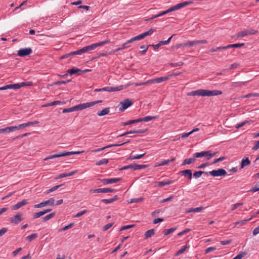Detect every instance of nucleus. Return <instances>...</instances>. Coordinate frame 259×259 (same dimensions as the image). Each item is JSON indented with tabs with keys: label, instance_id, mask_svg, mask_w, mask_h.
I'll return each instance as SVG.
<instances>
[{
	"label": "nucleus",
	"instance_id": "1",
	"mask_svg": "<svg viewBox=\"0 0 259 259\" xmlns=\"http://www.w3.org/2000/svg\"><path fill=\"white\" fill-rule=\"evenodd\" d=\"M110 42L109 40H106L98 43L94 44L91 45L85 46L79 50L71 52L69 53L66 54L60 57L61 59H66L69 57L74 55H80L83 53L90 52L92 50L95 49L97 47L102 46L105 44H107Z\"/></svg>",
	"mask_w": 259,
	"mask_h": 259
},
{
	"label": "nucleus",
	"instance_id": "2",
	"mask_svg": "<svg viewBox=\"0 0 259 259\" xmlns=\"http://www.w3.org/2000/svg\"><path fill=\"white\" fill-rule=\"evenodd\" d=\"M221 94H222V92L219 90L209 91L203 89H199L187 93L188 96H200L203 97H211Z\"/></svg>",
	"mask_w": 259,
	"mask_h": 259
},
{
	"label": "nucleus",
	"instance_id": "3",
	"mask_svg": "<svg viewBox=\"0 0 259 259\" xmlns=\"http://www.w3.org/2000/svg\"><path fill=\"white\" fill-rule=\"evenodd\" d=\"M102 102V100H98L96 101H93L91 102H87L84 103L79 104L78 105H77L75 106L68 108H65L63 110V113H68V112H73L75 111H79V110H82L83 109H86L87 108H89L90 107L93 106L95 105L96 104L101 103Z\"/></svg>",
	"mask_w": 259,
	"mask_h": 259
},
{
	"label": "nucleus",
	"instance_id": "4",
	"mask_svg": "<svg viewBox=\"0 0 259 259\" xmlns=\"http://www.w3.org/2000/svg\"><path fill=\"white\" fill-rule=\"evenodd\" d=\"M84 152V151H71V152H65L63 153H59L58 154H55L52 155L49 157H47L45 158H44V160L46 161L49 159H54L57 157H60L62 156H69L71 155H75V154H79L80 153H82Z\"/></svg>",
	"mask_w": 259,
	"mask_h": 259
},
{
	"label": "nucleus",
	"instance_id": "5",
	"mask_svg": "<svg viewBox=\"0 0 259 259\" xmlns=\"http://www.w3.org/2000/svg\"><path fill=\"white\" fill-rule=\"evenodd\" d=\"M133 101L128 99H125L123 102L120 103L119 105V110L120 112L123 111L124 110L127 109L128 107L133 104Z\"/></svg>",
	"mask_w": 259,
	"mask_h": 259
},
{
	"label": "nucleus",
	"instance_id": "6",
	"mask_svg": "<svg viewBox=\"0 0 259 259\" xmlns=\"http://www.w3.org/2000/svg\"><path fill=\"white\" fill-rule=\"evenodd\" d=\"M22 214L20 212H18L14 216L10 218L9 219V221L11 222V223L15 225H17L23 220V218H22Z\"/></svg>",
	"mask_w": 259,
	"mask_h": 259
},
{
	"label": "nucleus",
	"instance_id": "7",
	"mask_svg": "<svg viewBox=\"0 0 259 259\" xmlns=\"http://www.w3.org/2000/svg\"><path fill=\"white\" fill-rule=\"evenodd\" d=\"M208 174L213 177L224 176L227 174L226 171L223 168H219L217 170H212L208 172Z\"/></svg>",
	"mask_w": 259,
	"mask_h": 259
},
{
	"label": "nucleus",
	"instance_id": "8",
	"mask_svg": "<svg viewBox=\"0 0 259 259\" xmlns=\"http://www.w3.org/2000/svg\"><path fill=\"white\" fill-rule=\"evenodd\" d=\"M55 199L53 198H51L49 200L42 202L39 204L34 205L35 208H40L47 205H53L54 204Z\"/></svg>",
	"mask_w": 259,
	"mask_h": 259
},
{
	"label": "nucleus",
	"instance_id": "9",
	"mask_svg": "<svg viewBox=\"0 0 259 259\" xmlns=\"http://www.w3.org/2000/svg\"><path fill=\"white\" fill-rule=\"evenodd\" d=\"M32 50L30 48H23L20 49L17 53V55L20 57H24L31 54Z\"/></svg>",
	"mask_w": 259,
	"mask_h": 259
},
{
	"label": "nucleus",
	"instance_id": "10",
	"mask_svg": "<svg viewBox=\"0 0 259 259\" xmlns=\"http://www.w3.org/2000/svg\"><path fill=\"white\" fill-rule=\"evenodd\" d=\"M255 32H256V31H255L253 29L245 30L244 31H242L239 32L236 34V37L238 38V37H244L247 35L254 34L255 33Z\"/></svg>",
	"mask_w": 259,
	"mask_h": 259
},
{
	"label": "nucleus",
	"instance_id": "11",
	"mask_svg": "<svg viewBox=\"0 0 259 259\" xmlns=\"http://www.w3.org/2000/svg\"><path fill=\"white\" fill-rule=\"evenodd\" d=\"M192 3H193V2L191 1H186V2H184L183 3H181L178 4L177 5L173 6V8L174 9V10L176 11V10L180 9L182 8L186 7Z\"/></svg>",
	"mask_w": 259,
	"mask_h": 259
},
{
	"label": "nucleus",
	"instance_id": "12",
	"mask_svg": "<svg viewBox=\"0 0 259 259\" xmlns=\"http://www.w3.org/2000/svg\"><path fill=\"white\" fill-rule=\"evenodd\" d=\"M121 180V178H111V179H104L101 180L104 185L108 184H112L118 182Z\"/></svg>",
	"mask_w": 259,
	"mask_h": 259
},
{
	"label": "nucleus",
	"instance_id": "13",
	"mask_svg": "<svg viewBox=\"0 0 259 259\" xmlns=\"http://www.w3.org/2000/svg\"><path fill=\"white\" fill-rule=\"evenodd\" d=\"M130 141H128L127 142H125L124 143H122L121 144H111V145H108L107 146H105L104 147H103V148H99V149H95V150H92V152H100V151H101L106 148H110V147H117V146H122L126 143H128Z\"/></svg>",
	"mask_w": 259,
	"mask_h": 259
},
{
	"label": "nucleus",
	"instance_id": "14",
	"mask_svg": "<svg viewBox=\"0 0 259 259\" xmlns=\"http://www.w3.org/2000/svg\"><path fill=\"white\" fill-rule=\"evenodd\" d=\"M28 203V201L26 199H23L22 201L18 202L17 204L13 205L11 206V208L13 210H17L21 207L24 206Z\"/></svg>",
	"mask_w": 259,
	"mask_h": 259
},
{
	"label": "nucleus",
	"instance_id": "15",
	"mask_svg": "<svg viewBox=\"0 0 259 259\" xmlns=\"http://www.w3.org/2000/svg\"><path fill=\"white\" fill-rule=\"evenodd\" d=\"M179 174L181 175L184 176L185 177H186V178H187L189 180L192 179V170L191 169H186V170L180 171Z\"/></svg>",
	"mask_w": 259,
	"mask_h": 259
},
{
	"label": "nucleus",
	"instance_id": "16",
	"mask_svg": "<svg viewBox=\"0 0 259 259\" xmlns=\"http://www.w3.org/2000/svg\"><path fill=\"white\" fill-rule=\"evenodd\" d=\"M172 76V75H168L166 76H162V77L156 78L155 79H151V80L153 81V83H160V82L165 81L169 79Z\"/></svg>",
	"mask_w": 259,
	"mask_h": 259
},
{
	"label": "nucleus",
	"instance_id": "17",
	"mask_svg": "<svg viewBox=\"0 0 259 259\" xmlns=\"http://www.w3.org/2000/svg\"><path fill=\"white\" fill-rule=\"evenodd\" d=\"M124 89L123 85H120L116 87H105V90L107 92H115L119 91Z\"/></svg>",
	"mask_w": 259,
	"mask_h": 259
},
{
	"label": "nucleus",
	"instance_id": "18",
	"mask_svg": "<svg viewBox=\"0 0 259 259\" xmlns=\"http://www.w3.org/2000/svg\"><path fill=\"white\" fill-rule=\"evenodd\" d=\"M24 83H19L16 84H12L7 85L8 89H18L24 87Z\"/></svg>",
	"mask_w": 259,
	"mask_h": 259
},
{
	"label": "nucleus",
	"instance_id": "19",
	"mask_svg": "<svg viewBox=\"0 0 259 259\" xmlns=\"http://www.w3.org/2000/svg\"><path fill=\"white\" fill-rule=\"evenodd\" d=\"M250 161L248 157H244L241 160L240 168H243L247 165H249L250 164Z\"/></svg>",
	"mask_w": 259,
	"mask_h": 259
},
{
	"label": "nucleus",
	"instance_id": "20",
	"mask_svg": "<svg viewBox=\"0 0 259 259\" xmlns=\"http://www.w3.org/2000/svg\"><path fill=\"white\" fill-rule=\"evenodd\" d=\"M174 183V181L172 180H168L166 181H162V182H156L157 184V186L159 187H162L165 185H168Z\"/></svg>",
	"mask_w": 259,
	"mask_h": 259
},
{
	"label": "nucleus",
	"instance_id": "21",
	"mask_svg": "<svg viewBox=\"0 0 259 259\" xmlns=\"http://www.w3.org/2000/svg\"><path fill=\"white\" fill-rule=\"evenodd\" d=\"M82 70L80 69L77 68L76 67H73L70 69H68L67 71V73L69 74L70 75L78 74V73L81 72Z\"/></svg>",
	"mask_w": 259,
	"mask_h": 259
},
{
	"label": "nucleus",
	"instance_id": "22",
	"mask_svg": "<svg viewBox=\"0 0 259 259\" xmlns=\"http://www.w3.org/2000/svg\"><path fill=\"white\" fill-rule=\"evenodd\" d=\"M175 159V158H172L171 159L163 160L161 161L160 163H158L156 166H163L164 165H168L169 164L170 162L174 161Z\"/></svg>",
	"mask_w": 259,
	"mask_h": 259
},
{
	"label": "nucleus",
	"instance_id": "23",
	"mask_svg": "<svg viewBox=\"0 0 259 259\" xmlns=\"http://www.w3.org/2000/svg\"><path fill=\"white\" fill-rule=\"evenodd\" d=\"M244 45L245 44L244 43L228 45L226 46H225V49L226 50L227 49H230L232 48H240L244 46Z\"/></svg>",
	"mask_w": 259,
	"mask_h": 259
},
{
	"label": "nucleus",
	"instance_id": "24",
	"mask_svg": "<svg viewBox=\"0 0 259 259\" xmlns=\"http://www.w3.org/2000/svg\"><path fill=\"white\" fill-rule=\"evenodd\" d=\"M155 231L154 229H150L147 231L145 233V238L148 239L155 234Z\"/></svg>",
	"mask_w": 259,
	"mask_h": 259
},
{
	"label": "nucleus",
	"instance_id": "25",
	"mask_svg": "<svg viewBox=\"0 0 259 259\" xmlns=\"http://www.w3.org/2000/svg\"><path fill=\"white\" fill-rule=\"evenodd\" d=\"M207 154V151H204L201 152H197L193 154L195 158H199L202 157H206Z\"/></svg>",
	"mask_w": 259,
	"mask_h": 259
},
{
	"label": "nucleus",
	"instance_id": "26",
	"mask_svg": "<svg viewBox=\"0 0 259 259\" xmlns=\"http://www.w3.org/2000/svg\"><path fill=\"white\" fill-rule=\"evenodd\" d=\"M76 172H77V170H74V171L68 172V173L61 174L58 176V178L61 179V178L66 177H70V176H73V175L76 174Z\"/></svg>",
	"mask_w": 259,
	"mask_h": 259
},
{
	"label": "nucleus",
	"instance_id": "27",
	"mask_svg": "<svg viewBox=\"0 0 259 259\" xmlns=\"http://www.w3.org/2000/svg\"><path fill=\"white\" fill-rule=\"evenodd\" d=\"M30 124V123H28V122H27V123L19 124L17 126H13L14 131H15L16 130H19L20 129L29 126Z\"/></svg>",
	"mask_w": 259,
	"mask_h": 259
},
{
	"label": "nucleus",
	"instance_id": "28",
	"mask_svg": "<svg viewBox=\"0 0 259 259\" xmlns=\"http://www.w3.org/2000/svg\"><path fill=\"white\" fill-rule=\"evenodd\" d=\"M202 174H205V175H208V172L207 171L199 170V171L195 172L193 174V176L195 179H197V178L200 177Z\"/></svg>",
	"mask_w": 259,
	"mask_h": 259
},
{
	"label": "nucleus",
	"instance_id": "29",
	"mask_svg": "<svg viewBox=\"0 0 259 259\" xmlns=\"http://www.w3.org/2000/svg\"><path fill=\"white\" fill-rule=\"evenodd\" d=\"M110 112V108L107 107L105 108L101 111H99L97 113V115L99 116H102L108 114Z\"/></svg>",
	"mask_w": 259,
	"mask_h": 259
},
{
	"label": "nucleus",
	"instance_id": "30",
	"mask_svg": "<svg viewBox=\"0 0 259 259\" xmlns=\"http://www.w3.org/2000/svg\"><path fill=\"white\" fill-rule=\"evenodd\" d=\"M204 209V207L203 206L196 207V208H191L189 209L186 211L187 213L192 212H200L201 210H202Z\"/></svg>",
	"mask_w": 259,
	"mask_h": 259
},
{
	"label": "nucleus",
	"instance_id": "31",
	"mask_svg": "<svg viewBox=\"0 0 259 259\" xmlns=\"http://www.w3.org/2000/svg\"><path fill=\"white\" fill-rule=\"evenodd\" d=\"M118 199V197L117 195H115L113 198L110 199H104L101 200L102 202H104L105 204L112 203L114 201L117 200Z\"/></svg>",
	"mask_w": 259,
	"mask_h": 259
},
{
	"label": "nucleus",
	"instance_id": "32",
	"mask_svg": "<svg viewBox=\"0 0 259 259\" xmlns=\"http://www.w3.org/2000/svg\"><path fill=\"white\" fill-rule=\"evenodd\" d=\"M99 193H109L115 192L116 190L112 188H99Z\"/></svg>",
	"mask_w": 259,
	"mask_h": 259
},
{
	"label": "nucleus",
	"instance_id": "33",
	"mask_svg": "<svg viewBox=\"0 0 259 259\" xmlns=\"http://www.w3.org/2000/svg\"><path fill=\"white\" fill-rule=\"evenodd\" d=\"M14 131L13 126L6 127L5 128L0 129V134L4 133H10Z\"/></svg>",
	"mask_w": 259,
	"mask_h": 259
},
{
	"label": "nucleus",
	"instance_id": "34",
	"mask_svg": "<svg viewBox=\"0 0 259 259\" xmlns=\"http://www.w3.org/2000/svg\"><path fill=\"white\" fill-rule=\"evenodd\" d=\"M176 229H177L176 228H171L169 229L164 230L162 231V233L165 236L168 235L172 233L175 230H176Z\"/></svg>",
	"mask_w": 259,
	"mask_h": 259
},
{
	"label": "nucleus",
	"instance_id": "35",
	"mask_svg": "<svg viewBox=\"0 0 259 259\" xmlns=\"http://www.w3.org/2000/svg\"><path fill=\"white\" fill-rule=\"evenodd\" d=\"M195 161V157L185 159L183 161V165L190 164L192 163H194Z\"/></svg>",
	"mask_w": 259,
	"mask_h": 259
},
{
	"label": "nucleus",
	"instance_id": "36",
	"mask_svg": "<svg viewBox=\"0 0 259 259\" xmlns=\"http://www.w3.org/2000/svg\"><path fill=\"white\" fill-rule=\"evenodd\" d=\"M189 245H188L187 244L185 245L181 249H180L176 252V255L178 256L183 253L187 248H189Z\"/></svg>",
	"mask_w": 259,
	"mask_h": 259
},
{
	"label": "nucleus",
	"instance_id": "37",
	"mask_svg": "<svg viewBox=\"0 0 259 259\" xmlns=\"http://www.w3.org/2000/svg\"><path fill=\"white\" fill-rule=\"evenodd\" d=\"M135 164H130V165H126V166H124L123 167H122L120 168L119 169V170H125V169H127L131 168V169H132L133 170H135Z\"/></svg>",
	"mask_w": 259,
	"mask_h": 259
},
{
	"label": "nucleus",
	"instance_id": "38",
	"mask_svg": "<svg viewBox=\"0 0 259 259\" xmlns=\"http://www.w3.org/2000/svg\"><path fill=\"white\" fill-rule=\"evenodd\" d=\"M145 153H143L142 154H139V155H130V156L128 158V159H131V160H133V159H140L141 158H142L145 155Z\"/></svg>",
	"mask_w": 259,
	"mask_h": 259
},
{
	"label": "nucleus",
	"instance_id": "39",
	"mask_svg": "<svg viewBox=\"0 0 259 259\" xmlns=\"http://www.w3.org/2000/svg\"><path fill=\"white\" fill-rule=\"evenodd\" d=\"M55 215V212H54L51 213L46 215L45 217H44L42 218V221L44 222H46V221L49 220L50 219H52V218H53Z\"/></svg>",
	"mask_w": 259,
	"mask_h": 259
},
{
	"label": "nucleus",
	"instance_id": "40",
	"mask_svg": "<svg viewBox=\"0 0 259 259\" xmlns=\"http://www.w3.org/2000/svg\"><path fill=\"white\" fill-rule=\"evenodd\" d=\"M62 103L61 101H55L49 103H48L47 104L44 105L42 107H49L50 106H54L57 105H60Z\"/></svg>",
	"mask_w": 259,
	"mask_h": 259
},
{
	"label": "nucleus",
	"instance_id": "41",
	"mask_svg": "<svg viewBox=\"0 0 259 259\" xmlns=\"http://www.w3.org/2000/svg\"><path fill=\"white\" fill-rule=\"evenodd\" d=\"M38 235L36 233H33L26 238V240L29 242H31L32 240L36 238Z\"/></svg>",
	"mask_w": 259,
	"mask_h": 259
},
{
	"label": "nucleus",
	"instance_id": "42",
	"mask_svg": "<svg viewBox=\"0 0 259 259\" xmlns=\"http://www.w3.org/2000/svg\"><path fill=\"white\" fill-rule=\"evenodd\" d=\"M218 153V152L212 153L211 151H207V154L206 156L207 160L210 159L212 157L215 156Z\"/></svg>",
	"mask_w": 259,
	"mask_h": 259
},
{
	"label": "nucleus",
	"instance_id": "43",
	"mask_svg": "<svg viewBox=\"0 0 259 259\" xmlns=\"http://www.w3.org/2000/svg\"><path fill=\"white\" fill-rule=\"evenodd\" d=\"M259 97V93H249L246 95L243 96L241 98H251V97Z\"/></svg>",
	"mask_w": 259,
	"mask_h": 259
},
{
	"label": "nucleus",
	"instance_id": "44",
	"mask_svg": "<svg viewBox=\"0 0 259 259\" xmlns=\"http://www.w3.org/2000/svg\"><path fill=\"white\" fill-rule=\"evenodd\" d=\"M248 81H249V80L243 81V82H238V83L233 82L231 84V87H234V88L241 87L242 85L245 84V83H246Z\"/></svg>",
	"mask_w": 259,
	"mask_h": 259
},
{
	"label": "nucleus",
	"instance_id": "45",
	"mask_svg": "<svg viewBox=\"0 0 259 259\" xmlns=\"http://www.w3.org/2000/svg\"><path fill=\"white\" fill-rule=\"evenodd\" d=\"M174 11L175 10H174V9L173 8V7H171L170 8H169L168 9H167V10L163 11V12L160 13L159 14V17H160V16H163L164 15H165V14H167L168 13H170V12Z\"/></svg>",
	"mask_w": 259,
	"mask_h": 259
},
{
	"label": "nucleus",
	"instance_id": "46",
	"mask_svg": "<svg viewBox=\"0 0 259 259\" xmlns=\"http://www.w3.org/2000/svg\"><path fill=\"white\" fill-rule=\"evenodd\" d=\"M175 35V34H173L172 35H171L167 40H161V41H159V45L160 46H162V45H167L169 43V42L170 41V40L171 39V38H172V37Z\"/></svg>",
	"mask_w": 259,
	"mask_h": 259
},
{
	"label": "nucleus",
	"instance_id": "47",
	"mask_svg": "<svg viewBox=\"0 0 259 259\" xmlns=\"http://www.w3.org/2000/svg\"><path fill=\"white\" fill-rule=\"evenodd\" d=\"M108 162V160L107 159H102L98 161H97L96 163L97 165H101L103 164H107Z\"/></svg>",
	"mask_w": 259,
	"mask_h": 259
},
{
	"label": "nucleus",
	"instance_id": "48",
	"mask_svg": "<svg viewBox=\"0 0 259 259\" xmlns=\"http://www.w3.org/2000/svg\"><path fill=\"white\" fill-rule=\"evenodd\" d=\"M150 46H151V45H149L147 46V47H146V46H143H143H141L140 47V48H141V49H143V50H142V51H140V52H139V53H140L141 54H142V55H144V54H145L146 53V52H147V50H148V49L149 47H150Z\"/></svg>",
	"mask_w": 259,
	"mask_h": 259
},
{
	"label": "nucleus",
	"instance_id": "49",
	"mask_svg": "<svg viewBox=\"0 0 259 259\" xmlns=\"http://www.w3.org/2000/svg\"><path fill=\"white\" fill-rule=\"evenodd\" d=\"M147 167H148V165H145V164L140 165V164H135V170H136L137 169L145 168H147Z\"/></svg>",
	"mask_w": 259,
	"mask_h": 259
},
{
	"label": "nucleus",
	"instance_id": "50",
	"mask_svg": "<svg viewBox=\"0 0 259 259\" xmlns=\"http://www.w3.org/2000/svg\"><path fill=\"white\" fill-rule=\"evenodd\" d=\"M61 186H62V185H57V186H55L53 187L52 188H51V189H50L46 192V194L50 193L52 192H53V191L56 190L59 187H60Z\"/></svg>",
	"mask_w": 259,
	"mask_h": 259
},
{
	"label": "nucleus",
	"instance_id": "51",
	"mask_svg": "<svg viewBox=\"0 0 259 259\" xmlns=\"http://www.w3.org/2000/svg\"><path fill=\"white\" fill-rule=\"evenodd\" d=\"M73 225H74V223H71L70 224H69L68 225L64 227L63 228H62V229H60L59 231H66L69 229L71 228L73 226Z\"/></svg>",
	"mask_w": 259,
	"mask_h": 259
},
{
	"label": "nucleus",
	"instance_id": "52",
	"mask_svg": "<svg viewBox=\"0 0 259 259\" xmlns=\"http://www.w3.org/2000/svg\"><path fill=\"white\" fill-rule=\"evenodd\" d=\"M225 49V46L224 47H217L216 48H212L209 51V52L212 53L214 52H216L218 51H221Z\"/></svg>",
	"mask_w": 259,
	"mask_h": 259
},
{
	"label": "nucleus",
	"instance_id": "53",
	"mask_svg": "<svg viewBox=\"0 0 259 259\" xmlns=\"http://www.w3.org/2000/svg\"><path fill=\"white\" fill-rule=\"evenodd\" d=\"M145 37L144 36V34L143 33L137 35V36H136L135 37H134V41H136V40H141L142 39H143Z\"/></svg>",
	"mask_w": 259,
	"mask_h": 259
},
{
	"label": "nucleus",
	"instance_id": "54",
	"mask_svg": "<svg viewBox=\"0 0 259 259\" xmlns=\"http://www.w3.org/2000/svg\"><path fill=\"white\" fill-rule=\"evenodd\" d=\"M145 37L144 36V34L143 33L137 35V36H136L135 37H134V41H136V40H141L142 39H143Z\"/></svg>",
	"mask_w": 259,
	"mask_h": 259
},
{
	"label": "nucleus",
	"instance_id": "55",
	"mask_svg": "<svg viewBox=\"0 0 259 259\" xmlns=\"http://www.w3.org/2000/svg\"><path fill=\"white\" fill-rule=\"evenodd\" d=\"M145 37L144 36V34L143 33L137 35V36H136L135 37H134V41H136V40H141L142 39H143Z\"/></svg>",
	"mask_w": 259,
	"mask_h": 259
},
{
	"label": "nucleus",
	"instance_id": "56",
	"mask_svg": "<svg viewBox=\"0 0 259 259\" xmlns=\"http://www.w3.org/2000/svg\"><path fill=\"white\" fill-rule=\"evenodd\" d=\"M143 118H144V121L147 122V121H150L153 119H155L157 118V117L156 116H146Z\"/></svg>",
	"mask_w": 259,
	"mask_h": 259
},
{
	"label": "nucleus",
	"instance_id": "57",
	"mask_svg": "<svg viewBox=\"0 0 259 259\" xmlns=\"http://www.w3.org/2000/svg\"><path fill=\"white\" fill-rule=\"evenodd\" d=\"M135 226V225H126L122 227H121L119 229V231H122L126 229H128L130 228H132Z\"/></svg>",
	"mask_w": 259,
	"mask_h": 259
},
{
	"label": "nucleus",
	"instance_id": "58",
	"mask_svg": "<svg viewBox=\"0 0 259 259\" xmlns=\"http://www.w3.org/2000/svg\"><path fill=\"white\" fill-rule=\"evenodd\" d=\"M155 30L153 28L150 29L148 31L143 32L145 37L151 35Z\"/></svg>",
	"mask_w": 259,
	"mask_h": 259
},
{
	"label": "nucleus",
	"instance_id": "59",
	"mask_svg": "<svg viewBox=\"0 0 259 259\" xmlns=\"http://www.w3.org/2000/svg\"><path fill=\"white\" fill-rule=\"evenodd\" d=\"M185 47H192L194 45H195V40H193V41H189L187 42H185Z\"/></svg>",
	"mask_w": 259,
	"mask_h": 259
},
{
	"label": "nucleus",
	"instance_id": "60",
	"mask_svg": "<svg viewBox=\"0 0 259 259\" xmlns=\"http://www.w3.org/2000/svg\"><path fill=\"white\" fill-rule=\"evenodd\" d=\"M246 255V253L244 252H242L239 254H237L235 257L233 259H241L243 257H244Z\"/></svg>",
	"mask_w": 259,
	"mask_h": 259
},
{
	"label": "nucleus",
	"instance_id": "61",
	"mask_svg": "<svg viewBox=\"0 0 259 259\" xmlns=\"http://www.w3.org/2000/svg\"><path fill=\"white\" fill-rule=\"evenodd\" d=\"M143 200V198H133L131 199L130 201V203H137L140 202L142 201Z\"/></svg>",
	"mask_w": 259,
	"mask_h": 259
},
{
	"label": "nucleus",
	"instance_id": "62",
	"mask_svg": "<svg viewBox=\"0 0 259 259\" xmlns=\"http://www.w3.org/2000/svg\"><path fill=\"white\" fill-rule=\"evenodd\" d=\"M113 223H109V224L105 225L103 227V231H107V230L110 229L113 226Z\"/></svg>",
	"mask_w": 259,
	"mask_h": 259
},
{
	"label": "nucleus",
	"instance_id": "63",
	"mask_svg": "<svg viewBox=\"0 0 259 259\" xmlns=\"http://www.w3.org/2000/svg\"><path fill=\"white\" fill-rule=\"evenodd\" d=\"M169 65L171 67H178V66H181L183 65V62H179L178 63H171L169 64Z\"/></svg>",
	"mask_w": 259,
	"mask_h": 259
},
{
	"label": "nucleus",
	"instance_id": "64",
	"mask_svg": "<svg viewBox=\"0 0 259 259\" xmlns=\"http://www.w3.org/2000/svg\"><path fill=\"white\" fill-rule=\"evenodd\" d=\"M87 210H83L80 212H78V213H77L75 215H74V218H79L80 217V216L83 215L84 214H85L86 212H87Z\"/></svg>",
	"mask_w": 259,
	"mask_h": 259
}]
</instances>
